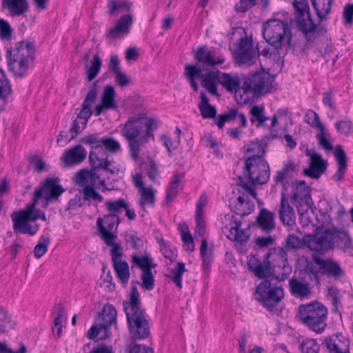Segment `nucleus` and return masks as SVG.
<instances>
[{
    "label": "nucleus",
    "mask_w": 353,
    "mask_h": 353,
    "mask_svg": "<svg viewBox=\"0 0 353 353\" xmlns=\"http://www.w3.org/2000/svg\"><path fill=\"white\" fill-rule=\"evenodd\" d=\"M59 183L60 180L58 177L46 178L41 187L35 190L33 199L39 201L43 199L47 203L57 201L65 192V189Z\"/></svg>",
    "instance_id": "12"
},
{
    "label": "nucleus",
    "mask_w": 353,
    "mask_h": 353,
    "mask_svg": "<svg viewBox=\"0 0 353 353\" xmlns=\"http://www.w3.org/2000/svg\"><path fill=\"white\" fill-rule=\"evenodd\" d=\"M2 7L7 8L12 17L22 15L29 10L27 0H2Z\"/></svg>",
    "instance_id": "31"
},
{
    "label": "nucleus",
    "mask_w": 353,
    "mask_h": 353,
    "mask_svg": "<svg viewBox=\"0 0 353 353\" xmlns=\"http://www.w3.org/2000/svg\"><path fill=\"white\" fill-rule=\"evenodd\" d=\"M220 71L202 74V85L212 95L219 96L216 85L219 83Z\"/></svg>",
    "instance_id": "37"
},
{
    "label": "nucleus",
    "mask_w": 353,
    "mask_h": 353,
    "mask_svg": "<svg viewBox=\"0 0 353 353\" xmlns=\"http://www.w3.org/2000/svg\"><path fill=\"white\" fill-rule=\"evenodd\" d=\"M256 299L263 307H272L275 306L284 296L281 287L272 285L268 279L263 281L256 289Z\"/></svg>",
    "instance_id": "8"
},
{
    "label": "nucleus",
    "mask_w": 353,
    "mask_h": 353,
    "mask_svg": "<svg viewBox=\"0 0 353 353\" xmlns=\"http://www.w3.org/2000/svg\"><path fill=\"white\" fill-rule=\"evenodd\" d=\"M142 281V287L146 290H152L154 287V277L152 275V271L148 270L145 272H142L141 276Z\"/></svg>",
    "instance_id": "61"
},
{
    "label": "nucleus",
    "mask_w": 353,
    "mask_h": 353,
    "mask_svg": "<svg viewBox=\"0 0 353 353\" xmlns=\"http://www.w3.org/2000/svg\"><path fill=\"white\" fill-rule=\"evenodd\" d=\"M323 344L330 353H350L349 341L340 333L325 338Z\"/></svg>",
    "instance_id": "23"
},
{
    "label": "nucleus",
    "mask_w": 353,
    "mask_h": 353,
    "mask_svg": "<svg viewBox=\"0 0 353 353\" xmlns=\"http://www.w3.org/2000/svg\"><path fill=\"white\" fill-rule=\"evenodd\" d=\"M291 200L293 203L299 204L296 208L300 214H303L310 208L312 201L310 194V188L304 180L299 181L293 185Z\"/></svg>",
    "instance_id": "14"
},
{
    "label": "nucleus",
    "mask_w": 353,
    "mask_h": 353,
    "mask_svg": "<svg viewBox=\"0 0 353 353\" xmlns=\"http://www.w3.org/2000/svg\"><path fill=\"white\" fill-rule=\"evenodd\" d=\"M128 202L125 199L120 198L117 200H108L106 201V210L111 214H117L122 212L124 208H127Z\"/></svg>",
    "instance_id": "52"
},
{
    "label": "nucleus",
    "mask_w": 353,
    "mask_h": 353,
    "mask_svg": "<svg viewBox=\"0 0 353 353\" xmlns=\"http://www.w3.org/2000/svg\"><path fill=\"white\" fill-rule=\"evenodd\" d=\"M335 156L337 160L338 170L333 176L334 181L339 182L343 179L344 174L347 170V157L344 150L341 145L336 147Z\"/></svg>",
    "instance_id": "33"
},
{
    "label": "nucleus",
    "mask_w": 353,
    "mask_h": 353,
    "mask_svg": "<svg viewBox=\"0 0 353 353\" xmlns=\"http://www.w3.org/2000/svg\"><path fill=\"white\" fill-rule=\"evenodd\" d=\"M116 92L114 88L111 85H106L104 87L101 94V103L106 106V110H117V105L115 101Z\"/></svg>",
    "instance_id": "40"
},
{
    "label": "nucleus",
    "mask_w": 353,
    "mask_h": 353,
    "mask_svg": "<svg viewBox=\"0 0 353 353\" xmlns=\"http://www.w3.org/2000/svg\"><path fill=\"white\" fill-rule=\"evenodd\" d=\"M34 52L33 43L24 41L19 42L14 50L8 49L6 57L9 71L17 77H24L34 59Z\"/></svg>",
    "instance_id": "3"
},
{
    "label": "nucleus",
    "mask_w": 353,
    "mask_h": 353,
    "mask_svg": "<svg viewBox=\"0 0 353 353\" xmlns=\"http://www.w3.org/2000/svg\"><path fill=\"white\" fill-rule=\"evenodd\" d=\"M67 319L62 314H59L54 319V327H52V332L57 337H61L62 334V327L65 324Z\"/></svg>",
    "instance_id": "62"
},
{
    "label": "nucleus",
    "mask_w": 353,
    "mask_h": 353,
    "mask_svg": "<svg viewBox=\"0 0 353 353\" xmlns=\"http://www.w3.org/2000/svg\"><path fill=\"white\" fill-rule=\"evenodd\" d=\"M242 222L237 220L233 216L230 223V226H225L222 228L223 232L226 234L228 239L232 241H236L241 244L248 241L250 236V225L247 224L245 228H242Z\"/></svg>",
    "instance_id": "16"
},
{
    "label": "nucleus",
    "mask_w": 353,
    "mask_h": 353,
    "mask_svg": "<svg viewBox=\"0 0 353 353\" xmlns=\"http://www.w3.org/2000/svg\"><path fill=\"white\" fill-rule=\"evenodd\" d=\"M313 259L327 277L338 280L345 275V271L338 261L331 259H323L319 256H314Z\"/></svg>",
    "instance_id": "21"
},
{
    "label": "nucleus",
    "mask_w": 353,
    "mask_h": 353,
    "mask_svg": "<svg viewBox=\"0 0 353 353\" xmlns=\"http://www.w3.org/2000/svg\"><path fill=\"white\" fill-rule=\"evenodd\" d=\"M101 61L98 55H95L90 65L85 66L86 79L88 81H92L99 73Z\"/></svg>",
    "instance_id": "46"
},
{
    "label": "nucleus",
    "mask_w": 353,
    "mask_h": 353,
    "mask_svg": "<svg viewBox=\"0 0 353 353\" xmlns=\"http://www.w3.org/2000/svg\"><path fill=\"white\" fill-rule=\"evenodd\" d=\"M86 123L76 118L70 128L69 132L72 135L71 137L68 139L67 143L74 139L86 128Z\"/></svg>",
    "instance_id": "60"
},
{
    "label": "nucleus",
    "mask_w": 353,
    "mask_h": 353,
    "mask_svg": "<svg viewBox=\"0 0 353 353\" xmlns=\"http://www.w3.org/2000/svg\"><path fill=\"white\" fill-rule=\"evenodd\" d=\"M113 268L117 276L123 283L126 284L130 278L128 263L125 261H116L113 263Z\"/></svg>",
    "instance_id": "43"
},
{
    "label": "nucleus",
    "mask_w": 353,
    "mask_h": 353,
    "mask_svg": "<svg viewBox=\"0 0 353 353\" xmlns=\"http://www.w3.org/2000/svg\"><path fill=\"white\" fill-rule=\"evenodd\" d=\"M281 221L285 225L292 226L296 223V215L293 208L290 205L284 192L281 193V199L279 210Z\"/></svg>",
    "instance_id": "26"
},
{
    "label": "nucleus",
    "mask_w": 353,
    "mask_h": 353,
    "mask_svg": "<svg viewBox=\"0 0 353 353\" xmlns=\"http://www.w3.org/2000/svg\"><path fill=\"white\" fill-rule=\"evenodd\" d=\"M311 114L314 116V120L312 122L308 121V124L319 129V132L316 134L319 145L325 150L331 151L333 149V145L326 139L325 128L323 124L321 123L319 114L316 112L309 110L307 112V117H309Z\"/></svg>",
    "instance_id": "25"
},
{
    "label": "nucleus",
    "mask_w": 353,
    "mask_h": 353,
    "mask_svg": "<svg viewBox=\"0 0 353 353\" xmlns=\"http://www.w3.org/2000/svg\"><path fill=\"white\" fill-rule=\"evenodd\" d=\"M130 332L134 341L143 340L150 335V326L143 310H125Z\"/></svg>",
    "instance_id": "9"
},
{
    "label": "nucleus",
    "mask_w": 353,
    "mask_h": 353,
    "mask_svg": "<svg viewBox=\"0 0 353 353\" xmlns=\"http://www.w3.org/2000/svg\"><path fill=\"white\" fill-rule=\"evenodd\" d=\"M293 7L295 12V19H300V22H303L304 15L310 16V6L307 0H294Z\"/></svg>",
    "instance_id": "45"
},
{
    "label": "nucleus",
    "mask_w": 353,
    "mask_h": 353,
    "mask_svg": "<svg viewBox=\"0 0 353 353\" xmlns=\"http://www.w3.org/2000/svg\"><path fill=\"white\" fill-rule=\"evenodd\" d=\"M87 157V151L81 144L66 150L61 157L65 167H71L81 163Z\"/></svg>",
    "instance_id": "22"
},
{
    "label": "nucleus",
    "mask_w": 353,
    "mask_h": 353,
    "mask_svg": "<svg viewBox=\"0 0 353 353\" xmlns=\"http://www.w3.org/2000/svg\"><path fill=\"white\" fill-rule=\"evenodd\" d=\"M194 57L198 63L206 69L221 65L225 61L224 56L216 57L206 46L198 48L194 52Z\"/></svg>",
    "instance_id": "18"
},
{
    "label": "nucleus",
    "mask_w": 353,
    "mask_h": 353,
    "mask_svg": "<svg viewBox=\"0 0 353 353\" xmlns=\"http://www.w3.org/2000/svg\"><path fill=\"white\" fill-rule=\"evenodd\" d=\"M249 113L250 114V122L252 124L256 123V128L264 127L265 122L269 119V117L265 114V107L263 105H253Z\"/></svg>",
    "instance_id": "38"
},
{
    "label": "nucleus",
    "mask_w": 353,
    "mask_h": 353,
    "mask_svg": "<svg viewBox=\"0 0 353 353\" xmlns=\"http://www.w3.org/2000/svg\"><path fill=\"white\" fill-rule=\"evenodd\" d=\"M219 83L229 92L236 93L240 90V79L237 75H230L227 73L219 74Z\"/></svg>",
    "instance_id": "32"
},
{
    "label": "nucleus",
    "mask_w": 353,
    "mask_h": 353,
    "mask_svg": "<svg viewBox=\"0 0 353 353\" xmlns=\"http://www.w3.org/2000/svg\"><path fill=\"white\" fill-rule=\"evenodd\" d=\"M319 23L325 21L330 13L333 0H311Z\"/></svg>",
    "instance_id": "36"
},
{
    "label": "nucleus",
    "mask_w": 353,
    "mask_h": 353,
    "mask_svg": "<svg viewBox=\"0 0 353 353\" xmlns=\"http://www.w3.org/2000/svg\"><path fill=\"white\" fill-rule=\"evenodd\" d=\"M327 310H299L296 316L313 331L321 333L326 326Z\"/></svg>",
    "instance_id": "13"
},
{
    "label": "nucleus",
    "mask_w": 353,
    "mask_h": 353,
    "mask_svg": "<svg viewBox=\"0 0 353 353\" xmlns=\"http://www.w3.org/2000/svg\"><path fill=\"white\" fill-rule=\"evenodd\" d=\"M154 192L152 187L145 188L141 190L139 204L142 208H144L147 204L153 205L154 203Z\"/></svg>",
    "instance_id": "57"
},
{
    "label": "nucleus",
    "mask_w": 353,
    "mask_h": 353,
    "mask_svg": "<svg viewBox=\"0 0 353 353\" xmlns=\"http://www.w3.org/2000/svg\"><path fill=\"white\" fill-rule=\"evenodd\" d=\"M202 71L203 69L197 65L186 64L185 66V74L194 91H197L199 89V86L195 81V79L201 78L202 77Z\"/></svg>",
    "instance_id": "42"
},
{
    "label": "nucleus",
    "mask_w": 353,
    "mask_h": 353,
    "mask_svg": "<svg viewBox=\"0 0 353 353\" xmlns=\"http://www.w3.org/2000/svg\"><path fill=\"white\" fill-rule=\"evenodd\" d=\"M140 304L139 293L136 286L132 285L130 294V301H123V305L124 309L130 307L131 309H139Z\"/></svg>",
    "instance_id": "56"
},
{
    "label": "nucleus",
    "mask_w": 353,
    "mask_h": 353,
    "mask_svg": "<svg viewBox=\"0 0 353 353\" xmlns=\"http://www.w3.org/2000/svg\"><path fill=\"white\" fill-rule=\"evenodd\" d=\"M257 151L254 154L246 159L243 171V176H239V185L249 194L253 196H256L255 190L249 184L243 181V178L248 179V182L253 185H263L268 182L270 179V167L263 158L265 150L262 145L259 143H252L247 149L248 152Z\"/></svg>",
    "instance_id": "2"
},
{
    "label": "nucleus",
    "mask_w": 353,
    "mask_h": 353,
    "mask_svg": "<svg viewBox=\"0 0 353 353\" xmlns=\"http://www.w3.org/2000/svg\"><path fill=\"white\" fill-rule=\"evenodd\" d=\"M12 30L9 23L3 19H0V38L3 40H10L12 37Z\"/></svg>",
    "instance_id": "64"
},
{
    "label": "nucleus",
    "mask_w": 353,
    "mask_h": 353,
    "mask_svg": "<svg viewBox=\"0 0 353 353\" xmlns=\"http://www.w3.org/2000/svg\"><path fill=\"white\" fill-rule=\"evenodd\" d=\"M237 48L233 52L234 62L239 66H250L258 59L253 41L248 37H241L236 41Z\"/></svg>",
    "instance_id": "7"
},
{
    "label": "nucleus",
    "mask_w": 353,
    "mask_h": 353,
    "mask_svg": "<svg viewBox=\"0 0 353 353\" xmlns=\"http://www.w3.org/2000/svg\"><path fill=\"white\" fill-rule=\"evenodd\" d=\"M187 270L185 267V263L183 262H178L176 268L172 270V281L179 288H182V276Z\"/></svg>",
    "instance_id": "55"
},
{
    "label": "nucleus",
    "mask_w": 353,
    "mask_h": 353,
    "mask_svg": "<svg viewBox=\"0 0 353 353\" xmlns=\"http://www.w3.org/2000/svg\"><path fill=\"white\" fill-rule=\"evenodd\" d=\"M289 287L291 294L296 297L303 299L309 296L311 294L309 285L306 283L301 282L294 277L290 279Z\"/></svg>",
    "instance_id": "34"
},
{
    "label": "nucleus",
    "mask_w": 353,
    "mask_h": 353,
    "mask_svg": "<svg viewBox=\"0 0 353 353\" xmlns=\"http://www.w3.org/2000/svg\"><path fill=\"white\" fill-rule=\"evenodd\" d=\"M101 147L107 152L117 153L121 150V145L118 141L112 137H103L101 138Z\"/></svg>",
    "instance_id": "49"
},
{
    "label": "nucleus",
    "mask_w": 353,
    "mask_h": 353,
    "mask_svg": "<svg viewBox=\"0 0 353 353\" xmlns=\"http://www.w3.org/2000/svg\"><path fill=\"white\" fill-rule=\"evenodd\" d=\"M98 94V81H94L89 89V91L81 105V109L77 114V119L81 121L88 123V121L93 111L92 110V104L96 101Z\"/></svg>",
    "instance_id": "20"
},
{
    "label": "nucleus",
    "mask_w": 353,
    "mask_h": 353,
    "mask_svg": "<svg viewBox=\"0 0 353 353\" xmlns=\"http://www.w3.org/2000/svg\"><path fill=\"white\" fill-rule=\"evenodd\" d=\"M38 201L28 204L26 209L19 212H14L12 215L13 230L15 233H22L34 236L39 230V225L36 223L38 219L46 220L45 213L39 209H35Z\"/></svg>",
    "instance_id": "5"
},
{
    "label": "nucleus",
    "mask_w": 353,
    "mask_h": 353,
    "mask_svg": "<svg viewBox=\"0 0 353 353\" xmlns=\"http://www.w3.org/2000/svg\"><path fill=\"white\" fill-rule=\"evenodd\" d=\"M334 247L344 252H351L353 251L352 239L347 231L334 228Z\"/></svg>",
    "instance_id": "30"
},
{
    "label": "nucleus",
    "mask_w": 353,
    "mask_h": 353,
    "mask_svg": "<svg viewBox=\"0 0 353 353\" xmlns=\"http://www.w3.org/2000/svg\"><path fill=\"white\" fill-rule=\"evenodd\" d=\"M289 30L287 22L272 19L263 24L262 33L267 43L282 47L284 36Z\"/></svg>",
    "instance_id": "11"
},
{
    "label": "nucleus",
    "mask_w": 353,
    "mask_h": 353,
    "mask_svg": "<svg viewBox=\"0 0 353 353\" xmlns=\"http://www.w3.org/2000/svg\"><path fill=\"white\" fill-rule=\"evenodd\" d=\"M132 6V3L126 0H110L108 4L111 14H113L116 11H128L130 10Z\"/></svg>",
    "instance_id": "53"
},
{
    "label": "nucleus",
    "mask_w": 353,
    "mask_h": 353,
    "mask_svg": "<svg viewBox=\"0 0 353 353\" xmlns=\"http://www.w3.org/2000/svg\"><path fill=\"white\" fill-rule=\"evenodd\" d=\"M334 228H318L314 234L305 236L304 241L310 250L323 253L334 248Z\"/></svg>",
    "instance_id": "10"
},
{
    "label": "nucleus",
    "mask_w": 353,
    "mask_h": 353,
    "mask_svg": "<svg viewBox=\"0 0 353 353\" xmlns=\"http://www.w3.org/2000/svg\"><path fill=\"white\" fill-rule=\"evenodd\" d=\"M101 138H99L98 134H88L83 137L79 141L81 144L92 147L89 157L94 153L99 159H108L107 152L101 147Z\"/></svg>",
    "instance_id": "27"
},
{
    "label": "nucleus",
    "mask_w": 353,
    "mask_h": 353,
    "mask_svg": "<svg viewBox=\"0 0 353 353\" xmlns=\"http://www.w3.org/2000/svg\"><path fill=\"white\" fill-rule=\"evenodd\" d=\"M150 261L153 260L148 253H145V254L141 256H138L136 254H133L132 256V261L141 268L142 272L150 270V267H148V265Z\"/></svg>",
    "instance_id": "58"
},
{
    "label": "nucleus",
    "mask_w": 353,
    "mask_h": 353,
    "mask_svg": "<svg viewBox=\"0 0 353 353\" xmlns=\"http://www.w3.org/2000/svg\"><path fill=\"white\" fill-rule=\"evenodd\" d=\"M303 22H300V19L297 18L296 22L299 29L305 35V37L308 41H312V39L307 36L309 33L318 32L319 33H325V29L321 26L319 24L316 25L313 21L311 13H310L309 17L307 15H304L303 17Z\"/></svg>",
    "instance_id": "28"
},
{
    "label": "nucleus",
    "mask_w": 353,
    "mask_h": 353,
    "mask_svg": "<svg viewBox=\"0 0 353 353\" xmlns=\"http://www.w3.org/2000/svg\"><path fill=\"white\" fill-rule=\"evenodd\" d=\"M335 128L338 132L344 136H349L353 131V124L349 119H343L335 123Z\"/></svg>",
    "instance_id": "59"
},
{
    "label": "nucleus",
    "mask_w": 353,
    "mask_h": 353,
    "mask_svg": "<svg viewBox=\"0 0 353 353\" xmlns=\"http://www.w3.org/2000/svg\"><path fill=\"white\" fill-rule=\"evenodd\" d=\"M226 122H230L235 119L239 118L240 120V127L245 128L247 126V119L243 112H239L236 108H232L228 112L222 114Z\"/></svg>",
    "instance_id": "51"
},
{
    "label": "nucleus",
    "mask_w": 353,
    "mask_h": 353,
    "mask_svg": "<svg viewBox=\"0 0 353 353\" xmlns=\"http://www.w3.org/2000/svg\"><path fill=\"white\" fill-rule=\"evenodd\" d=\"M272 254L268 252L265 254L263 262L258 259L252 257L248 263L249 269L252 271L254 274L260 278L263 279L266 277L273 278V270L272 268L270 258Z\"/></svg>",
    "instance_id": "19"
},
{
    "label": "nucleus",
    "mask_w": 353,
    "mask_h": 353,
    "mask_svg": "<svg viewBox=\"0 0 353 353\" xmlns=\"http://www.w3.org/2000/svg\"><path fill=\"white\" fill-rule=\"evenodd\" d=\"M243 88L256 96L272 92L276 90L275 77L265 71L256 72L245 79Z\"/></svg>",
    "instance_id": "6"
},
{
    "label": "nucleus",
    "mask_w": 353,
    "mask_h": 353,
    "mask_svg": "<svg viewBox=\"0 0 353 353\" xmlns=\"http://www.w3.org/2000/svg\"><path fill=\"white\" fill-rule=\"evenodd\" d=\"M116 319L117 310H101L97 317L100 329L103 328L105 332L112 324L116 323Z\"/></svg>",
    "instance_id": "39"
},
{
    "label": "nucleus",
    "mask_w": 353,
    "mask_h": 353,
    "mask_svg": "<svg viewBox=\"0 0 353 353\" xmlns=\"http://www.w3.org/2000/svg\"><path fill=\"white\" fill-rule=\"evenodd\" d=\"M306 155L310 157V163L309 167L303 170V174L312 179H319L326 170L327 161L314 150H307Z\"/></svg>",
    "instance_id": "17"
},
{
    "label": "nucleus",
    "mask_w": 353,
    "mask_h": 353,
    "mask_svg": "<svg viewBox=\"0 0 353 353\" xmlns=\"http://www.w3.org/2000/svg\"><path fill=\"white\" fill-rule=\"evenodd\" d=\"M274 214L265 208H261L258 214L256 221L259 228L270 232L275 228Z\"/></svg>",
    "instance_id": "29"
},
{
    "label": "nucleus",
    "mask_w": 353,
    "mask_h": 353,
    "mask_svg": "<svg viewBox=\"0 0 353 353\" xmlns=\"http://www.w3.org/2000/svg\"><path fill=\"white\" fill-rule=\"evenodd\" d=\"M91 165L90 170H81L77 173V182L85 185H92L98 188L105 186V179H101L100 170H103L112 174H115L121 171L117 165H114L112 161L105 159H99L95 154L92 153L89 157Z\"/></svg>",
    "instance_id": "4"
},
{
    "label": "nucleus",
    "mask_w": 353,
    "mask_h": 353,
    "mask_svg": "<svg viewBox=\"0 0 353 353\" xmlns=\"http://www.w3.org/2000/svg\"><path fill=\"white\" fill-rule=\"evenodd\" d=\"M207 249H208L207 240L205 239H203L201 240L200 252H201V255L203 259V266L204 268H207L210 265V264L212 261L211 254L208 252Z\"/></svg>",
    "instance_id": "63"
},
{
    "label": "nucleus",
    "mask_w": 353,
    "mask_h": 353,
    "mask_svg": "<svg viewBox=\"0 0 353 353\" xmlns=\"http://www.w3.org/2000/svg\"><path fill=\"white\" fill-rule=\"evenodd\" d=\"M273 278L279 281L285 280L291 273L292 269L290 266L287 257V252L284 248H278L273 254Z\"/></svg>",
    "instance_id": "15"
},
{
    "label": "nucleus",
    "mask_w": 353,
    "mask_h": 353,
    "mask_svg": "<svg viewBox=\"0 0 353 353\" xmlns=\"http://www.w3.org/2000/svg\"><path fill=\"white\" fill-rule=\"evenodd\" d=\"M12 88L4 71L0 68V112L4 110Z\"/></svg>",
    "instance_id": "35"
},
{
    "label": "nucleus",
    "mask_w": 353,
    "mask_h": 353,
    "mask_svg": "<svg viewBox=\"0 0 353 353\" xmlns=\"http://www.w3.org/2000/svg\"><path fill=\"white\" fill-rule=\"evenodd\" d=\"M294 170V164L292 162H288L286 163L281 170H279L274 179L276 184H282L283 186L285 185L287 178L290 172Z\"/></svg>",
    "instance_id": "48"
},
{
    "label": "nucleus",
    "mask_w": 353,
    "mask_h": 353,
    "mask_svg": "<svg viewBox=\"0 0 353 353\" xmlns=\"http://www.w3.org/2000/svg\"><path fill=\"white\" fill-rule=\"evenodd\" d=\"M83 194V199L90 204L91 201L102 202L103 197L95 190L94 187L92 185H85L82 190L80 192Z\"/></svg>",
    "instance_id": "47"
},
{
    "label": "nucleus",
    "mask_w": 353,
    "mask_h": 353,
    "mask_svg": "<svg viewBox=\"0 0 353 353\" xmlns=\"http://www.w3.org/2000/svg\"><path fill=\"white\" fill-rule=\"evenodd\" d=\"M97 225L101 233L102 239L104 241L107 245L112 246L117 243L114 241V239L117 237L116 235L112 234L110 232L111 230H107V228L103 225L101 218H99L97 219Z\"/></svg>",
    "instance_id": "50"
},
{
    "label": "nucleus",
    "mask_w": 353,
    "mask_h": 353,
    "mask_svg": "<svg viewBox=\"0 0 353 353\" xmlns=\"http://www.w3.org/2000/svg\"><path fill=\"white\" fill-rule=\"evenodd\" d=\"M124 240L129 243L132 248L136 250H140L145 245V241L142 237L137 235V232L134 230L125 232Z\"/></svg>",
    "instance_id": "44"
},
{
    "label": "nucleus",
    "mask_w": 353,
    "mask_h": 353,
    "mask_svg": "<svg viewBox=\"0 0 353 353\" xmlns=\"http://www.w3.org/2000/svg\"><path fill=\"white\" fill-rule=\"evenodd\" d=\"M50 243V239L48 236H41L39 238V243L34 248V254L37 259L43 256L48 251Z\"/></svg>",
    "instance_id": "54"
},
{
    "label": "nucleus",
    "mask_w": 353,
    "mask_h": 353,
    "mask_svg": "<svg viewBox=\"0 0 353 353\" xmlns=\"http://www.w3.org/2000/svg\"><path fill=\"white\" fill-rule=\"evenodd\" d=\"M133 17L130 14H125L120 17L115 26L110 29L107 37L110 39H121L130 32L132 25Z\"/></svg>",
    "instance_id": "24"
},
{
    "label": "nucleus",
    "mask_w": 353,
    "mask_h": 353,
    "mask_svg": "<svg viewBox=\"0 0 353 353\" xmlns=\"http://www.w3.org/2000/svg\"><path fill=\"white\" fill-rule=\"evenodd\" d=\"M121 135L127 141L130 157L134 160L139 157L141 145L153 137V132L157 129V120L147 117L144 114L130 117L126 122L121 126Z\"/></svg>",
    "instance_id": "1"
},
{
    "label": "nucleus",
    "mask_w": 353,
    "mask_h": 353,
    "mask_svg": "<svg viewBox=\"0 0 353 353\" xmlns=\"http://www.w3.org/2000/svg\"><path fill=\"white\" fill-rule=\"evenodd\" d=\"M256 52L258 58L260 55L272 59L274 61H279L282 57V54H284L282 50V47L278 46L277 45L270 44L268 48H264L261 52L259 48H256Z\"/></svg>",
    "instance_id": "41"
}]
</instances>
